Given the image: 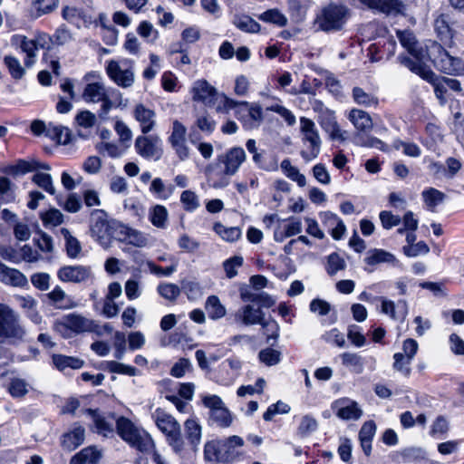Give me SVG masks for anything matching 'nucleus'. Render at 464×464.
Returning <instances> with one entry per match:
<instances>
[{"label": "nucleus", "instance_id": "nucleus-1", "mask_svg": "<svg viewBox=\"0 0 464 464\" xmlns=\"http://www.w3.org/2000/svg\"><path fill=\"white\" fill-rule=\"evenodd\" d=\"M116 430L118 435L132 448L142 453L152 452V459L156 464H169L159 452L154 450L155 444L150 435L130 419L119 417L116 420Z\"/></svg>", "mask_w": 464, "mask_h": 464}, {"label": "nucleus", "instance_id": "nucleus-2", "mask_svg": "<svg viewBox=\"0 0 464 464\" xmlns=\"http://www.w3.org/2000/svg\"><path fill=\"white\" fill-rule=\"evenodd\" d=\"M224 106L218 105V112L227 113L232 109L236 110L237 118L242 122L244 129L253 130L260 126L263 121L262 108L258 104H249L247 102H237L227 96H222Z\"/></svg>", "mask_w": 464, "mask_h": 464}, {"label": "nucleus", "instance_id": "nucleus-3", "mask_svg": "<svg viewBox=\"0 0 464 464\" xmlns=\"http://www.w3.org/2000/svg\"><path fill=\"white\" fill-rule=\"evenodd\" d=\"M152 418L158 429L166 436L168 443L174 451L180 452L184 449V440L178 420L160 408L153 412Z\"/></svg>", "mask_w": 464, "mask_h": 464}, {"label": "nucleus", "instance_id": "nucleus-4", "mask_svg": "<svg viewBox=\"0 0 464 464\" xmlns=\"http://www.w3.org/2000/svg\"><path fill=\"white\" fill-rule=\"evenodd\" d=\"M94 327L92 320L77 313H71L55 320L53 326V330L63 338L92 332Z\"/></svg>", "mask_w": 464, "mask_h": 464}, {"label": "nucleus", "instance_id": "nucleus-5", "mask_svg": "<svg viewBox=\"0 0 464 464\" xmlns=\"http://www.w3.org/2000/svg\"><path fill=\"white\" fill-rule=\"evenodd\" d=\"M24 334L19 315L10 306L0 303V338L16 342L22 341Z\"/></svg>", "mask_w": 464, "mask_h": 464}, {"label": "nucleus", "instance_id": "nucleus-6", "mask_svg": "<svg viewBox=\"0 0 464 464\" xmlns=\"http://www.w3.org/2000/svg\"><path fill=\"white\" fill-rule=\"evenodd\" d=\"M398 59L401 63L410 69L412 72L420 75L423 80L431 83L434 87V92L438 99L444 100V94L447 92V85L444 82L443 77L437 76L428 66L423 63L413 61L408 56L399 55Z\"/></svg>", "mask_w": 464, "mask_h": 464}, {"label": "nucleus", "instance_id": "nucleus-7", "mask_svg": "<svg viewBox=\"0 0 464 464\" xmlns=\"http://www.w3.org/2000/svg\"><path fill=\"white\" fill-rule=\"evenodd\" d=\"M347 11L343 5H328L317 14L314 25L324 32L339 30L345 22Z\"/></svg>", "mask_w": 464, "mask_h": 464}, {"label": "nucleus", "instance_id": "nucleus-8", "mask_svg": "<svg viewBox=\"0 0 464 464\" xmlns=\"http://www.w3.org/2000/svg\"><path fill=\"white\" fill-rule=\"evenodd\" d=\"M300 130L304 136L303 140L309 143L308 149L301 151V156L305 161H311L317 158L321 150L319 132L314 122L305 117L300 119Z\"/></svg>", "mask_w": 464, "mask_h": 464}, {"label": "nucleus", "instance_id": "nucleus-9", "mask_svg": "<svg viewBox=\"0 0 464 464\" xmlns=\"http://www.w3.org/2000/svg\"><path fill=\"white\" fill-rule=\"evenodd\" d=\"M90 232L103 247L110 246L111 222L108 221L107 212L103 209H93L90 214Z\"/></svg>", "mask_w": 464, "mask_h": 464}, {"label": "nucleus", "instance_id": "nucleus-10", "mask_svg": "<svg viewBox=\"0 0 464 464\" xmlns=\"http://www.w3.org/2000/svg\"><path fill=\"white\" fill-rule=\"evenodd\" d=\"M134 147L136 152L146 160H158L163 153L160 139L158 136H138Z\"/></svg>", "mask_w": 464, "mask_h": 464}, {"label": "nucleus", "instance_id": "nucleus-11", "mask_svg": "<svg viewBox=\"0 0 464 464\" xmlns=\"http://www.w3.org/2000/svg\"><path fill=\"white\" fill-rule=\"evenodd\" d=\"M57 277L64 283L83 284L92 279L93 273L89 266H63L57 271Z\"/></svg>", "mask_w": 464, "mask_h": 464}, {"label": "nucleus", "instance_id": "nucleus-12", "mask_svg": "<svg viewBox=\"0 0 464 464\" xmlns=\"http://www.w3.org/2000/svg\"><path fill=\"white\" fill-rule=\"evenodd\" d=\"M193 100L203 102L208 106H213L217 102L221 107L224 106L222 96L218 94L217 90L210 85L206 80L197 81L192 88Z\"/></svg>", "mask_w": 464, "mask_h": 464}, {"label": "nucleus", "instance_id": "nucleus-13", "mask_svg": "<svg viewBox=\"0 0 464 464\" xmlns=\"http://www.w3.org/2000/svg\"><path fill=\"white\" fill-rule=\"evenodd\" d=\"M246 159V155L243 148L233 147L219 155L218 160L224 165V173L227 176H233L238 171Z\"/></svg>", "mask_w": 464, "mask_h": 464}, {"label": "nucleus", "instance_id": "nucleus-14", "mask_svg": "<svg viewBox=\"0 0 464 464\" xmlns=\"http://www.w3.org/2000/svg\"><path fill=\"white\" fill-rule=\"evenodd\" d=\"M106 72L109 78L121 88H129L134 82V72L131 68L122 69L115 60L107 62Z\"/></svg>", "mask_w": 464, "mask_h": 464}, {"label": "nucleus", "instance_id": "nucleus-15", "mask_svg": "<svg viewBox=\"0 0 464 464\" xmlns=\"http://www.w3.org/2000/svg\"><path fill=\"white\" fill-rule=\"evenodd\" d=\"M436 66L449 74H459L463 70L461 59L450 55L446 50L439 47V54L434 59Z\"/></svg>", "mask_w": 464, "mask_h": 464}, {"label": "nucleus", "instance_id": "nucleus-16", "mask_svg": "<svg viewBox=\"0 0 464 464\" xmlns=\"http://www.w3.org/2000/svg\"><path fill=\"white\" fill-rule=\"evenodd\" d=\"M11 43L13 45L18 46L23 53L26 54L24 64L26 67H31L35 62L36 51L39 45H43L37 40L28 39L24 35L15 34L12 37Z\"/></svg>", "mask_w": 464, "mask_h": 464}, {"label": "nucleus", "instance_id": "nucleus-17", "mask_svg": "<svg viewBox=\"0 0 464 464\" xmlns=\"http://www.w3.org/2000/svg\"><path fill=\"white\" fill-rule=\"evenodd\" d=\"M370 9L377 10L386 14H403L405 5L401 0H359Z\"/></svg>", "mask_w": 464, "mask_h": 464}, {"label": "nucleus", "instance_id": "nucleus-18", "mask_svg": "<svg viewBox=\"0 0 464 464\" xmlns=\"http://www.w3.org/2000/svg\"><path fill=\"white\" fill-rule=\"evenodd\" d=\"M264 317V312L260 308H255L252 304L242 306L235 314V321L244 325L260 324Z\"/></svg>", "mask_w": 464, "mask_h": 464}, {"label": "nucleus", "instance_id": "nucleus-19", "mask_svg": "<svg viewBox=\"0 0 464 464\" xmlns=\"http://www.w3.org/2000/svg\"><path fill=\"white\" fill-rule=\"evenodd\" d=\"M0 282L14 287H24L28 284L26 276L18 269L0 262Z\"/></svg>", "mask_w": 464, "mask_h": 464}, {"label": "nucleus", "instance_id": "nucleus-20", "mask_svg": "<svg viewBox=\"0 0 464 464\" xmlns=\"http://www.w3.org/2000/svg\"><path fill=\"white\" fill-rule=\"evenodd\" d=\"M397 37L401 44L409 52V53L412 56L410 57L413 61H418L419 63H422L421 59L423 57V51L421 48L418 46V43L416 41L415 35L412 32L409 30L397 31Z\"/></svg>", "mask_w": 464, "mask_h": 464}, {"label": "nucleus", "instance_id": "nucleus-21", "mask_svg": "<svg viewBox=\"0 0 464 464\" xmlns=\"http://www.w3.org/2000/svg\"><path fill=\"white\" fill-rule=\"evenodd\" d=\"M134 118L140 123V130L143 134L151 131L155 126V112L152 110L146 108L143 104L136 105L134 111Z\"/></svg>", "mask_w": 464, "mask_h": 464}, {"label": "nucleus", "instance_id": "nucleus-22", "mask_svg": "<svg viewBox=\"0 0 464 464\" xmlns=\"http://www.w3.org/2000/svg\"><path fill=\"white\" fill-rule=\"evenodd\" d=\"M216 129V121L209 115H200L190 127L189 139L192 143L198 140V130L210 135Z\"/></svg>", "mask_w": 464, "mask_h": 464}, {"label": "nucleus", "instance_id": "nucleus-23", "mask_svg": "<svg viewBox=\"0 0 464 464\" xmlns=\"http://www.w3.org/2000/svg\"><path fill=\"white\" fill-rule=\"evenodd\" d=\"M382 301V312L390 315L394 320L403 321L407 315V303L404 300L398 302L395 305L394 302L380 297Z\"/></svg>", "mask_w": 464, "mask_h": 464}, {"label": "nucleus", "instance_id": "nucleus-24", "mask_svg": "<svg viewBox=\"0 0 464 464\" xmlns=\"http://www.w3.org/2000/svg\"><path fill=\"white\" fill-rule=\"evenodd\" d=\"M82 413L86 414L92 419L95 429L98 433L102 434L103 436H109L113 434V422L99 414L97 411L92 409H85L82 411Z\"/></svg>", "mask_w": 464, "mask_h": 464}, {"label": "nucleus", "instance_id": "nucleus-25", "mask_svg": "<svg viewBox=\"0 0 464 464\" xmlns=\"http://www.w3.org/2000/svg\"><path fill=\"white\" fill-rule=\"evenodd\" d=\"M85 430L82 427H75L71 431L63 435L61 444L63 450L72 451L84 441Z\"/></svg>", "mask_w": 464, "mask_h": 464}, {"label": "nucleus", "instance_id": "nucleus-26", "mask_svg": "<svg viewBox=\"0 0 464 464\" xmlns=\"http://www.w3.org/2000/svg\"><path fill=\"white\" fill-rule=\"evenodd\" d=\"M375 432L376 425L372 420L364 422L359 431L361 447L366 456H370L372 452V441Z\"/></svg>", "mask_w": 464, "mask_h": 464}, {"label": "nucleus", "instance_id": "nucleus-27", "mask_svg": "<svg viewBox=\"0 0 464 464\" xmlns=\"http://www.w3.org/2000/svg\"><path fill=\"white\" fill-rule=\"evenodd\" d=\"M108 94V91L103 82H97L88 83L82 92V98L87 102H100L101 100H104Z\"/></svg>", "mask_w": 464, "mask_h": 464}, {"label": "nucleus", "instance_id": "nucleus-28", "mask_svg": "<svg viewBox=\"0 0 464 464\" xmlns=\"http://www.w3.org/2000/svg\"><path fill=\"white\" fill-rule=\"evenodd\" d=\"M185 435L193 451H197L201 440V426L194 419H188L184 423Z\"/></svg>", "mask_w": 464, "mask_h": 464}, {"label": "nucleus", "instance_id": "nucleus-29", "mask_svg": "<svg viewBox=\"0 0 464 464\" xmlns=\"http://www.w3.org/2000/svg\"><path fill=\"white\" fill-rule=\"evenodd\" d=\"M320 124L322 128L329 133L332 140H343V133L335 120L333 111L325 110L324 115L321 116Z\"/></svg>", "mask_w": 464, "mask_h": 464}, {"label": "nucleus", "instance_id": "nucleus-30", "mask_svg": "<svg viewBox=\"0 0 464 464\" xmlns=\"http://www.w3.org/2000/svg\"><path fill=\"white\" fill-rule=\"evenodd\" d=\"M102 453L95 447H86L75 454L70 464H98Z\"/></svg>", "mask_w": 464, "mask_h": 464}, {"label": "nucleus", "instance_id": "nucleus-31", "mask_svg": "<svg viewBox=\"0 0 464 464\" xmlns=\"http://www.w3.org/2000/svg\"><path fill=\"white\" fill-rule=\"evenodd\" d=\"M58 0H34L29 9L30 16L34 19L48 14L56 9Z\"/></svg>", "mask_w": 464, "mask_h": 464}, {"label": "nucleus", "instance_id": "nucleus-32", "mask_svg": "<svg viewBox=\"0 0 464 464\" xmlns=\"http://www.w3.org/2000/svg\"><path fill=\"white\" fill-rule=\"evenodd\" d=\"M338 403L340 407L337 411V416L343 420H357L362 414V410L355 401L343 400Z\"/></svg>", "mask_w": 464, "mask_h": 464}, {"label": "nucleus", "instance_id": "nucleus-33", "mask_svg": "<svg viewBox=\"0 0 464 464\" xmlns=\"http://www.w3.org/2000/svg\"><path fill=\"white\" fill-rule=\"evenodd\" d=\"M349 120L354 127L362 131H367L372 128V121L369 113L359 109H353L349 112Z\"/></svg>", "mask_w": 464, "mask_h": 464}, {"label": "nucleus", "instance_id": "nucleus-34", "mask_svg": "<svg viewBox=\"0 0 464 464\" xmlns=\"http://www.w3.org/2000/svg\"><path fill=\"white\" fill-rule=\"evenodd\" d=\"M62 16L64 20L78 28H80L82 24L91 23V19L87 18L84 12L74 6H64L62 10Z\"/></svg>", "mask_w": 464, "mask_h": 464}, {"label": "nucleus", "instance_id": "nucleus-35", "mask_svg": "<svg viewBox=\"0 0 464 464\" xmlns=\"http://www.w3.org/2000/svg\"><path fill=\"white\" fill-rule=\"evenodd\" d=\"M205 309L212 320H218L226 315V307L217 295H209L205 303Z\"/></svg>", "mask_w": 464, "mask_h": 464}, {"label": "nucleus", "instance_id": "nucleus-36", "mask_svg": "<svg viewBox=\"0 0 464 464\" xmlns=\"http://www.w3.org/2000/svg\"><path fill=\"white\" fill-rule=\"evenodd\" d=\"M53 362L55 365V367L60 371H64L67 368L72 370L81 369L84 364V362L78 357L66 356L63 354L53 355Z\"/></svg>", "mask_w": 464, "mask_h": 464}, {"label": "nucleus", "instance_id": "nucleus-37", "mask_svg": "<svg viewBox=\"0 0 464 464\" xmlns=\"http://www.w3.org/2000/svg\"><path fill=\"white\" fill-rule=\"evenodd\" d=\"M204 459L207 462L211 463L226 460V458L222 455L220 440H211L205 444Z\"/></svg>", "mask_w": 464, "mask_h": 464}, {"label": "nucleus", "instance_id": "nucleus-38", "mask_svg": "<svg viewBox=\"0 0 464 464\" xmlns=\"http://www.w3.org/2000/svg\"><path fill=\"white\" fill-rule=\"evenodd\" d=\"M234 25L245 33H257L260 30V24L252 17L246 14H236L233 19Z\"/></svg>", "mask_w": 464, "mask_h": 464}, {"label": "nucleus", "instance_id": "nucleus-39", "mask_svg": "<svg viewBox=\"0 0 464 464\" xmlns=\"http://www.w3.org/2000/svg\"><path fill=\"white\" fill-rule=\"evenodd\" d=\"M61 235L65 240L67 256L71 258H77L82 252V245L80 241L76 237H72L70 231L65 227L61 228Z\"/></svg>", "mask_w": 464, "mask_h": 464}, {"label": "nucleus", "instance_id": "nucleus-40", "mask_svg": "<svg viewBox=\"0 0 464 464\" xmlns=\"http://www.w3.org/2000/svg\"><path fill=\"white\" fill-rule=\"evenodd\" d=\"M213 229L223 240L227 242H236L242 235L241 229L238 227H227L220 222L215 223Z\"/></svg>", "mask_w": 464, "mask_h": 464}, {"label": "nucleus", "instance_id": "nucleus-41", "mask_svg": "<svg viewBox=\"0 0 464 464\" xmlns=\"http://www.w3.org/2000/svg\"><path fill=\"white\" fill-rule=\"evenodd\" d=\"M396 260L394 255L383 249H373L368 252L364 261L367 265L375 266L381 263H393Z\"/></svg>", "mask_w": 464, "mask_h": 464}, {"label": "nucleus", "instance_id": "nucleus-42", "mask_svg": "<svg viewBox=\"0 0 464 464\" xmlns=\"http://www.w3.org/2000/svg\"><path fill=\"white\" fill-rule=\"evenodd\" d=\"M47 297L58 309H70L76 306V304L72 300H68L66 304L63 303L65 300L66 294L60 286H55L53 291L47 294Z\"/></svg>", "mask_w": 464, "mask_h": 464}, {"label": "nucleus", "instance_id": "nucleus-43", "mask_svg": "<svg viewBox=\"0 0 464 464\" xmlns=\"http://www.w3.org/2000/svg\"><path fill=\"white\" fill-rule=\"evenodd\" d=\"M168 210L164 206L156 205L149 213L150 221L158 228H165L168 221Z\"/></svg>", "mask_w": 464, "mask_h": 464}, {"label": "nucleus", "instance_id": "nucleus-44", "mask_svg": "<svg viewBox=\"0 0 464 464\" xmlns=\"http://www.w3.org/2000/svg\"><path fill=\"white\" fill-rule=\"evenodd\" d=\"M281 169L287 178L295 181L298 186L304 187L306 185V179L304 175L300 173L299 169L293 166L288 159L281 162Z\"/></svg>", "mask_w": 464, "mask_h": 464}, {"label": "nucleus", "instance_id": "nucleus-45", "mask_svg": "<svg viewBox=\"0 0 464 464\" xmlns=\"http://www.w3.org/2000/svg\"><path fill=\"white\" fill-rule=\"evenodd\" d=\"M342 362L355 373H362L363 371V359L357 353H343L341 354Z\"/></svg>", "mask_w": 464, "mask_h": 464}, {"label": "nucleus", "instance_id": "nucleus-46", "mask_svg": "<svg viewBox=\"0 0 464 464\" xmlns=\"http://www.w3.org/2000/svg\"><path fill=\"white\" fill-rule=\"evenodd\" d=\"M317 420L311 415H304L297 427L296 434L300 438H306L317 430Z\"/></svg>", "mask_w": 464, "mask_h": 464}, {"label": "nucleus", "instance_id": "nucleus-47", "mask_svg": "<svg viewBox=\"0 0 464 464\" xmlns=\"http://www.w3.org/2000/svg\"><path fill=\"white\" fill-rule=\"evenodd\" d=\"M353 98L357 104L365 107L376 106L379 102L377 97L372 93L366 92L361 87H354L353 89Z\"/></svg>", "mask_w": 464, "mask_h": 464}, {"label": "nucleus", "instance_id": "nucleus-48", "mask_svg": "<svg viewBox=\"0 0 464 464\" xmlns=\"http://www.w3.org/2000/svg\"><path fill=\"white\" fill-rule=\"evenodd\" d=\"M422 198L429 209L434 211L435 208L443 202L445 195L436 188H430L422 192Z\"/></svg>", "mask_w": 464, "mask_h": 464}, {"label": "nucleus", "instance_id": "nucleus-49", "mask_svg": "<svg viewBox=\"0 0 464 464\" xmlns=\"http://www.w3.org/2000/svg\"><path fill=\"white\" fill-rule=\"evenodd\" d=\"M346 263L337 253H332L327 257L326 272L330 276H335L339 271L344 270Z\"/></svg>", "mask_w": 464, "mask_h": 464}, {"label": "nucleus", "instance_id": "nucleus-50", "mask_svg": "<svg viewBox=\"0 0 464 464\" xmlns=\"http://www.w3.org/2000/svg\"><path fill=\"white\" fill-rule=\"evenodd\" d=\"M181 290L186 294L189 300H198L203 295V288L199 283L196 281L182 280Z\"/></svg>", "mask_w": 464, "mask_h": 464}, {"label": "nucleus", "instance_id": "nucleus-51", "mask_svg": "<svg viewBox=\"0 0 464 464\" xmlns=\"http://www.w3.org/2000/svg\"><path fill=\"white\" fill-rule=\"evenodd\" d=\"M241 298L245 302L248 301L257 303L267 308L273 306L275 304V300L266 293L251 294L248 292H242Z\"/></svg>", "mask_w": 464, "mask_h": 464}, {"label": "nucleus", "instance_id": "nucleus-52", "mask_svg": "<svg viewBox=\"0 0 464 464\" xmlns=\"http://www.w3.org/2000/svg\"><path fill=\"white\" fill-rule=\"evenodd\" d=\"M258 18L266 23H272L278 26H285L287 18L277 9H270L261 14Z\"/></svg>", "mask_w": 464, "mask_h": 464}, {"label": "nucleus", "instance_id": "nucleus-53", "mask_svg": "<svg viewBox=\"0 0 464 464\" xmlns=\"http://www.w3.org/2000/svg\"><path fill=\"white\" fill-rule=\"evenodd\" d=\"M8 392L14 398H23L28 393V383L24 379L13 378L8 386Z\"/></svg>", "mask_w": 464, "mask_h": 464}, {"label": "nucleus", "instance_id": "nucleus-54", "mask_svg": "<svg viewBox=\"0 0 464 464\" xmlns=\"http://www.w3.org/2000/svg\"><path fill=\"white\" fill-rule=\"evenodd\" d=\"M32 181L45 192L51 195L55 193V188L53 184V179L50 174L37 172L33 176Z\"/></svg>", "mask_w": 464, "mask_h": 464}, {"label": "nucleus", "instance_id": "nucleus-55", "mask_svg": "<svg viewBox=\"0 0 464 464\" xmlns=\"http://www.w3.org/2000/svg\"><path fill=\"white\" fill-rule=\"evenodd\" d=\"M158 293L169 301H175L181 292V287L172 283L160 284L157 287Z\"/></svg>", "mask_w": 464, "mask_h": 464}, {"label": "nucleus", "instance_id": "nucleus-56", "mask_svg": "<svg viewBox=\"0 0 464 464\" xmlns=\"http://www.w3.org/2000/svg\"><path fill=\"white\" fill-rule=\"evenodd\" d=\"M393 369L401 372L403 376L409 377L411 374V364L412 360L404 356L401 353H396L393 355Z\"/></svg>", "mask_w": 464, "mask_h": 464}, {"label": "nucleus", "instance_id": "nucleus-57", "mask_svg": "<svg viewBox=\"0 0 464 464\" xmlns=\"http://www.w3.org/2000/svg\"><path fill=\"white\" fill-rule=\"evenodd\" d=\"M253 161L261 169L266 171H275L277 169V161L276 159H267L264 150L259 151L253 156Z\"/></svg>", "mask_w": 464, "mask_h": 464}, {"label": "nucleus", "instance_id": "nucleus-58", "mask_svg": "<svg viewBox=\"0 0 464 464\" xmlns=\"http://www.w3.org/2000/svg\"><path fill=\"white\" fill-rule=\"evenodd\" d=\"M130 229V227H128L121 222L111 221L110 238L114 237L116 240L120 242L126 243L128 237L127 235L129 234Z\"/></svg>", "mask_w": 464, "mask_h": 464}, {"label": "nucleus", "instance_id": "nucleus-59", "mask_svg": "<svg viewBox=\"0 0 464 464\" xmlns=\"http://www.w3.org/2000/svg\"><path fill=\"white\" fill-rule=\"evenodd\" d=\"M106 369L111 372L125 374L128 376H135L138 372V370L135 367L126 365L116 361L107 362Z\"/></svg>", "mask_w": 464, "mask_h": 464}, {"label": "nucleus", "instance_id": "nucleus-60", "mask_svg": "<svg viewBox=\"0 0 464 464\" xmlns=\"http://www.w3.org/2000/svg\"><path fill=\"white\" fill-rule=\"evenodd\" d=\"M259 360L267 366L276 365L281 361V353L272 348H266L259 352Z\"/></svg>", "mask_w": 464, "mask_h": 464}, {"label": "nucleus", "instance_id": "nucleus-61", "mask_svg": "<svg viewBox=\"0 0 464 464\" xmlns=\"http://www.w3.org/2000/svg\"><path fill=\"white\" fill-rule=\"evenodd\" d=\"M127 236L125 244L132 245L137 247H144L149 243V237L146 234L132 227H130Z\"/></svg>", "mask_w": 464, "mask_h": 464}, {"label": "nucleus", "instance_id": "nucleus-62", "mask_svg": "<svg viewBox=\"0 0 464 464\" xmlns=\"http://www.w3.org/2000/svg\"><path fill=\"white\" fill-rule=\"evenodd\" d=\"M180 202L186 211L192 212L199 207V200L195 192L184 190L180 195Z\"/></svg>", "mask_w": 464, "mask_h": 464}, {"label": "nucleus", "instance_id": "nucleus-63", "mask_svg": "<svg viewBox=\"0 0 464 464\" xmlns=\"http://www.w3.org/2000/svg\"><path fill=\"white\" fill-rule=\"evenodd\" d=\"M210 420L220 427H228L232 422L230 412L225 406L210 413Z\"/></svg>", "mask_w": 464, "mask_h": 464}, {"label": "nucleus", "instance_id": "nucleus-64", "mask_svg": "<svg viewBox=\"0 0 464 464\" xmlns=\"http://www.w3.org/2000/svg\"><path fill=\"white\" fill-rule=\"evenodd\" d=\"M42 220L44 226H59L63 222V213L56 208H51L42 214Z\"/></svg>", "mask_w": 464, "mask_h": 464}]
</instances>
